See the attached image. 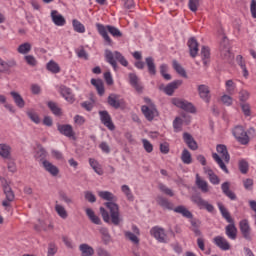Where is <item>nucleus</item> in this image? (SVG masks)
<instances>
[{
  "label": "nucleus",
  "mask_w": 256,
  "mask_h": 256,
  "mask_svg": "<svg viewBox=\"0 0 256 256\" xmlns=\"http://www.w3.org/2000/svg\"><path fill=\"white\" fill-rule=\"evenodd\" d=\"M145 63L148 67V73L150 75H157V67L155 66V60L153 57H147L145 58Z\"/></svg>",
  "instance_id": "nucleus-34"
},
{
  "label": "nucleus",
  "mask_w": 256,
  "mask_h": 256,
  "mask_svg": "<svg viewBox=\"0 0 256 256\" xmlns=\"http://www.w3.org/2000/svg\"><path fill=\"white\" fill-rule=\"evenodd\" d=\"M13 67H17V61H15V59L4 61L0 58V73H7L13 69Z\"/></svg>",
  "instance_id": "nucleus-18"
},
{
  "label": "nucleus",
  "mask_w": 256,
  "mask_h": 256,
  "mask_svg": "<svg viewBox=\"0 0 256 256\" xmlns=\"http://www.w3.org/2000/svg\"><path fill=\"white\" fill-rule=\"evenodd\" d=\"M240 107L245 117H251V106L247 102L240 103Z\"/></svg>",
  "instance_id": "nucleus-54"
},
{
  "label": "nucleus",
  "mask_w": 256,
  "mask_h": 256,
  "mask_svg": "<svg viewBox=\"0 0 256 256\" xmlns=\"http://www.w3.org/2000/svg\"><path fill=\"white\" fill-rule=\"evenodd\" d=\"M249 100V92L247 90H241L239 92V101L246 103Z\"/></svg>",
  "instance_id": "nucleus-61"
},
{
  "label": "nucleus",
  "mask_w": 256,
  "mask_h": 256,
  "mask_svg": "<svg viewBox=\"0 0 256 256\" xmlns=\"http://www.w3.org/2000/svg\"><path fill=\"white\" fill-rule=\"evenodd\" d=\"M198 95L202 101L205 103H211V90H209V86L205 84H200L197 87Z\"/></svg>",
  "instance_id": "nucleus-9"
},
{
  "label": "nucleus",
  "mask_w": 256,
  "mask_h": 256,
  "mask_svg": "<svg viewBox=\"0 0 256 256\" xmlns=\"http://www.w3.org/2000/svg\"><path fill=\"white\" fill-rule=\"evenodd\" d=\"M181 161L184 165H191V163H193V158L191 157V152H189V150L184 149L182 151Z\"/></svg>",
  "instance_id": "nucleus-43"
},
{
  "label": "nucleus",
  "mask_w": 256,
  "mask_h": 256,
  "mask_svg": "<svg viewBox=\"0 0 256 256\" xmlns=\"http://www.w3.org/2000/svg\"><path fill=\"white\" fill-rule=\"evenodd\" d=\"M55 211L61 219H67L69 217V214H67V210H65V207L63 205H60L58 201H56L55 204Z\"/></svg>",
  "instance_id": "nucleus-42"
},
{
  "label": "nucleus",
  "mask_w": 256,
  "mask_h": 256,
  "mask_svg": "<svg viewBox=\"0 0 256 256\" xmlns=\"http://www.w3.org/2000/svg\"><path fill=\"white\" fill-rule=\"evenodd\" d=\"M221 189H222V193H224L226 197L231 199V201H235V199H237V195H235V192L229 190V182H224L221 185Z\"/></svg>",
  "instance_id": "nucleus-31"
},
{
  "label": "nucleus",
  "mask_w": 256,
  "mask_h": 256,
  "mask_svg": "<svg viewBox=\"0 0 256 256\" xmlns=\"http://www.w3.org/2000/svg\"><path fill=\"white\" fill-rule=\"evenodd\" d=\"M79 250L82 253V256H93L95 255V250L89 244H81Z\"/></svg>",
  "instance_id": "nucleus-38"
},
{
  "label": "nucleus",
  "mask_w": 256,
  "mask_h": 256,
  "mask_svg": "<svg viewBox=\"0 0 256 256\" xmlns=\"http://www.w3.org/2000/svg\"><path fill=\"white\" fill-rule=\"evenodd\" d=\"M216 151L221 155L225 163H229V161L231 160V156H229V151H227V146H225L224 144H218L216 146Z\"/></svg>",
  "instance_id": "nucleus-27"
},
{
  "label": "nucleus",
  "mask_w": 256,
  "mask_h": 256,
  "mask_svg": "<svg viewBox=\"0 0 256 256\" xmlns=\"http://www.w3.org/2000/svg\"><path fill=\"white\" fill-rule=\"evenodd\" d=\"M89 164L92 167V169L95 171V173H97V175H103V169L99 167V162H97V160L90 158Z\"/></svg>",
  "instance_id": "nucleus-49"
},
{
  "label": "nucleus",
  "mask_w": 256,
  "mask_h": 256,
  "mask_svg": "<svg viewBox=\"0 0 256 256\" xmlns=\"http://www.w3.org/2000/svg\"><path fill=\"white\" fill-rule=\"evenodd\" d=\"M3 191L6 196V199L9 202L15 201V193L13 192V189H11V186L7 182L3 184Z\"/></svg>",
  "instance_id": "nucleus-33"
},
{
  "label": "nucleus",
  "mask_w": 256,
  "mask_h": 256,
  "mask_svg": "<svg viewBox=\"0 0 256 256\" xmlns=\"http://www.w3.org/2000/svg\"><path fill=\"white\" fill-rule=\"evenodd\" d=\"M183 85V80H174L173 82L169 83L167 86L164 87L163 91L166 95L171 97L176 89H179Z\"/></svg>",
  "instance_id": "nucleus-14"
},
{
  "label": "nucleus",
  "mask_w": 256,
  "mask_h": 256,
  "mask_svg": "<svg viewBox=\"0 0 256 256\" xmlns=\"http://www.w3.org/2000/svg\"><path fill=\"white\" fill-rule=\"evenodd\" d=\"M60 94L66 101H68V103H75V94H73L71 88L65 85L60 86Z\"/></svg>",
  "instance_id": "nucleus-16"
},
{
  "label": "nucleus",
  "mask_w": 256,
  "mask_h": 256,
  "mask_svg": "<svg viewBox=\"0 0 256 256\" xmlns=\"http://www.w3.org/2000/svg\"><path fill=\"white\" fill-rule=\"evenodd\" d=\"M51 19L57 27H63L67 21L65 20V17L63 15L59 14L57 10L51 11Z\"/></svg>",
  "instance_id": "nucleus-21"
},
{
  "label": "nucleus",
  "mask_w": 256,
  "mask_h": 256,
  "mask_svg": "<svg viewBox=\"0 0 256 256\" xmlns=\"http://www.w3.org/2000/svg\"><path fill=\"white\" fill-rule=\"evenodd\" d=\"M10 95L13 98L15 105H17L19 109H23V107H25V100L23 99L21 94L15 91H11Z\"/></svg>",
  "instance_id": "nucleus-30"
},
{
  "label": "nucleus",
  "mask_w": 256,
  "mask_h": 256,
  "mask_svg": "<svg viewBox=\"0 0 256 256\" xmlns=\"http://www.w3.org/2000/svg\"><path fill=\"white\" fill-rule=\"evenodd\" d=\"M205 173L208 175L209 181L212 183V185H219V183H221L219 176L216 175L211 169H206Z\"/></svg>",
  "instance_id": "nucleus-41"
},
{
  "label": "nucleus",
  "mask_w": 256,
  "mask_h": 256,
  "mask_svg": "<svg viewBox=\"0 0 256 256\" xmlns=\"http://www.w3.org/2000/svg\"><path fill=\"white\" fill-rule=\"evenodd\" d=\"M200 55L204 65H207V63H209V58L211 57V50L209 49V47L202 46Z\"/></svg>",
  "instance_id": "nucleus-40"
},
{
  "label": "nucleus",
  "mask_w": 256,
  "mask_h": 256,
  "mask_svg": "<svg viewBox=\"0 0 256 256\" xmlns=\"http://www.w3.org/2000/svg\"><path fill=\"white\" fill-rule=\"evenodd\" d=\"M191 200L199 207V209H206L208 213H213V211H215V207L199 195L192 196Z\"/></svg>",
  "instance_id": "nucleus-6"
},
{
  "label": "nucleus",
  "mask_w": 256,
  "mask_h": 256,
  "mask_svg": "<svg viewBox=\"0 0 256 256\" xmlns=\"http://www.w3.org/2000/svg\"><path fill=\"white\" fill-rule=\"evenodd\" d=\"M96 253L98 256H111V253L103 247L96 248Z\"/></svg>",
  "instance_id": "nucleus-63"
},
{
  "label": "nucleus",
  "mask_w": 256,
  "mask_h": 256,
  "mask_svg": "<svg viewBox=\"0 0 256 256\" xmlns=\"http://www.w3.org/2000/svg\"><path fill=\"white\" fill-rule=\"evenodd\" d=\"M212 157H213L214 161L217 162V165H219L220 169H222V171H224V173H229V169H227V165H225V162H223V159H221L219 157V154L213 153Z\"/></svg>",
  "instance_id": "nucleus-46"
},
{
  "label": "nucleus",
  "mask_w": 256,
  "mask_h": 256,
  "mask_svg": "<svg viewBox=\"0 0 256 256\" xmlns=\"http://www.w3.org/2000/svg\"><path fill=\"white\" fill-rule=\"evenodd\" d=\"M188 7L192 13H197V9H199V0H189Z\"/></svg>",
  "instance_id": "nucleus-57"
},
{
  "label": "nucleus",
  "mask_w": 256,
  "mask_h": 256,
  "mask_svg": "<svg viewBox=\"0 0 256 256\" xmlns=\"http://www.w3.org/2000/svg\"><path fill=\"white\" fill-rule=\"evenodd\" d=\"M86 215L94 225H101V218L95 215V212L91 208L86 209Z\"/></svg>",
  "instance_id": "nucleus-36"
},
{
  "label": "nucleus",
  "mask_w": 256,
  "mask_h": 256,
  "mask_svg": "<svg viewBox=\"0 0 256 256\" xmlns=\"http://www.w3.org/2000/svg\"><path fill=\"white\" fill-rule=\"evenodd\" d=\"M24 60L27 65H30V67H35L37 65V59H35L33 55L24 56Z\"/></svg>",
  "instance_id": "nucleus-60"
},
{
  "label": "nucleus",
  "mask_w": 256,
  "mask_h": 256,
  "mask_svg": "<svg viewBox=\"0 0 256 256\" xmlns=\"http://www.w3.org/2000/svg\"><path fill=\"white\" fill-rule=\"evenodd\" d=\"M158 187L162 193L168 195L169 197H173V195H175L173 190H171V188L167 187L165 184L160 183Z\"/></svg>",
  "instance_id": "nucleus-55"
},
{
  "label": "nucleus",
  "mask_w": 256,
  "mask_h": 256,
  "mask_svg": "<svg viewBox=\"0 0 256 256\" xmlns=\"http://www.w3.org/2000/svg\"><path fill=\"white\" fill-rule=\"evenodd\" d=\"M91 85L96 87V90L98 92V95H100V97H103V95H105V86L103 85V80L92 78Z\"/></svg>",
  "instance_id": "nucleus-29"
},
{
  "label": "nucleus",
  "mask_w": 256,
  "mask_h": 256,
  "mask_svg": "<svg viewBox=\"0 0 256 256\" xmlns=\"http://www.w3.org/2000/svg\"><path fill=\"white\" fill-rule=\"evenodd\" d=\"M98 196L105 202L104 205L109 209V212L105 208L100 207V214L102 215L103 221L105 223H112L113 225H119L123 219H121V214L119 213V205L117 204V196L109 191H100Z\"/></svg>",
  "instance_id": "nucleus-1"
},
{
  "label": "nucleus",
  "mask_w": 256,
  "mask_h": 256,
  "mask_svg": "<svg viewBox=\"0 0 256 256\" xmlns=\"http://www.w3.org/2000/svg\"><path fill=\"white\" fill-rule=\"evenodd\" d=\"M57 129L61 135H64V137H68L69 139H71V137H75L73 126L70 124H57Z\"/></svg>",
  "instance_id": "nucleus-12"
},
{
  "label": "nucleus",
  "mask_w": 256,
  "mask_h": 256,
  "mask_svg": "<svg viewBox=\"0 0 256 256\" xmlns=\"http://www.w3.org/2000/svg\"><path fill=\"white\" fill-rule=\"evenodd\" d=\"M235 83L233 82V80H228L226 81V91L227 93H229V95H233L234 91H235Z\"/></svg>",
  "instance_id": "nucleus-59"
},
{
  "label": "nucleus",
  "mask_w": 256,
  "mask_h": 256,
  "mask_svg": "<svg viewBox=\"0 0 256 256\" xmlns=\"http://www.w3.org/2000/svg\"><path fill=\"white\" fill-rule=\"evenodd\" d=\"M105 59L107 63H109L115 70H117V61L118 63L122 64L123 67H127L129 65V62L127 59H125V56L119 51H115L113 53L111 50H105Z\"/></svg>",
  "instance_id": "nucleus-3"
},
{
  "label": "nucleus",
  "mask_w": 256,
  "mask_h": 256,
  "mask_svg": "<svg viewBox=\"0 0 256 256\" xmlns=\"http://www.w3.org/2000/svg\"><path fill=\"white\" fill-rule=\"evenodd\" d=\"M96 29L99 33V35H101V37L104 39V41L106 42L107 45H113V40H111V37H109V34L112 35V37H123V33L121 32V30H119L117 27L115 26H111V25H107L105 27V25L97 23L96 24ZM108 31V33H107Z\"/></svg>",
  "instance_id": "nucleus-2"
},
{
  "label": "nucleus",
  "mask_w": 256,
  "mask_h": 256,
  "mask_svg": "<svg viewBox=\"0 0 256 256\" xmlns=\"http://www.w3.org/2000/svg\"><path fill=\"white\" fill-rule=\"evenodd\" d=\"M173 68L178 73V75H181V77H187V72L185 71V68L177 62V60H173Z\"/></svg>",
  "instance_id": "nucleus-48"
},
{
  "label": "nucleus",
  "mask_w": 256,
  "mask_h": 256,
  "mask_svg": "<svg viewBox=\"0 0 256 256\" xmlns=\"http://www.w3.org/2000/svg\"><path fill=\"white\" fill-rule=\"evenodd\" d=\"M250 13L253 19H256V0H251Z\"/></svg>",
  "instance_id": "nucleus-64"
},
{
  "label": "nucleus",
  "mask_w": 256,
  "mask_h": 256,
  "mask_svg": "<svg viewBox=\"0 0 256 256\" xmlns=\"http://www.w3.org/2000/svg\"><path fill=\"white\" fill-rule=\"evenodd\" d=\"M84 197L89 203H95L97 201V197L91 191L84 192Z\"/></svg>",
  "instance_id": "nucleus-58"
},
{
  "label": "nucleus",
  "mask_w": 256,
  "mask_h": 256,
  "mask_svg": "<svg viewBox=\"0 0 256 256\" xmlns=\"http://www.w3.org/2000/svg\"><path fill=\"white\" fill-rule=\"evenodd\" d=\"M76 55L79 59H84L85 61H89V54L85 51V48L81 46L79 49H76Z\"/></svg>",
  "instance_id": "nucleus-52"
},
{
  "label": "nucleus",
  "mask_w": 256,
  "mask_h": 256,
  "mask_svg": "<svg viewBox=\"0 0 256 256\" xmlns=\"http://www.w3.org/2000/svg\"><path fill=\"white\" fill-rule=\"evenodd\" d=\"M143 147L146 151V153H152L153 152V144L149 142L147 139H142Z\"/></svg>",
  "instance_id": "nucleus-62"
},
{
  "label": "nucleus",
  "mask_w": 256,
  "mask_h": 256,
  "mask_svg": "<svg viewBox=\"0 0 256 256\" xmlns=\"http://www.w3.org/2000/svg\"><path fill=\"white\" fill-rule=\"evenodd\" d=\"M99 233L102 235L104 245H109L111 243V234H109V229L101 227L99 228Z\"/></svg>",
  "instance_id": "nucleus-37"
},
{
  "label": "nucleus",
  "mask_w": 256,
  "mask_h": 256,
  "mask_svg": "<svg viewBox=\"0 0 256 256\" xmlns=\"http://www.w3.org/2000/svg\"><path fill=\"white\" fill-rule=\"evenodd\" d=\"M187 46L189 48L190 57L195 59L199 53V42H197L195 37H191L187 42Z\"/></svg>",
  "instance_id": "nucleus-15"
},
{
  "label": "nucleus",
  "mask_w": 256,
  "mask_h": 256,
  "mask_svg": "<svg viewBox=\"0 0 256 256\" xmlns=\"http://www.w3.org/2000/svg\"><path fill=\"white\" fill-rule=\"evenodd\" d=\"M196 185L202 193H207L209 191V184L207 181L202 180L201 177H199V174L196 175Z\"/></svg>",
  "instance_id": "nucleus-35"
},
{
  "label": "nucleus",
  "mask_w": 256,
  "mask_h": 256,
  "mask_svg": "<svg viewBox=\"0 0 256 256\" xmlns=\"http://www.w3.org/2000/svg\"><path fill=\"white\" fill-rule=\"evenodd\" d=\"M128 79L131 87L135 89L138 93H143V84L141 83V80L139 79V76L135 73H129Z\"/></svg>",
  "instance_id": "nucleus-10"
},
{
  "label": "nucleus",
  "mask_w": 256,
  "mask_h": 256,
  "mask_svg": "<svg viewBox=\"0 0 256 256\" xmlns=\"http://www.w3.org/2000/svg\"><path fill=\"white\" fill-rule=\"evenodd\" d=\"M225 234L227 235L228 239L235 241L237 239V227L235 226V222L229 223L225 227Z\"/></svg>",
  "instance_id": "nucleus-23"
},
{
  "label": "nucleus",
  "mask_w": 256,
  "mask_h": 256,
  "mask_svg": "<svg viewBox=\"0 0 256 256\" xmlns=\"http://www.w3.org/2000/svg\"><path fill=\"white\" fill-rule=\"evenodd\" d=\"M238 167H239V171L243 175L247 174V172L249 171V163H247V161H245V160H240Z\"/></svg>",
  "instance_id": "nucleus-53"
},
{
  "label": "nucleus",
  "mask_w": 256,
  "mask_h": 256,
  "mask_svg": "<svg viewBox=\"0 0 256 256\" xmlns=\"http://www.w3.org/2000/svg\"><path fill=\"white\" fill-rule=\"evenodd\" d=\"M218 209H219L223 219H225V221H227V223L235 222V220H233V218L231 217V213H229V210H227V208H225L223 203L218 202Z\"/></svg>",
  "instance_id": "nucleus-26"
},
{
  "label": "nucleus",
  "mask_w": 256,
  "mask_h": 256,
  "mask_svg": "<svg viewBox=\"0 0 256 256\" xmlns=\"http://www.w3.org/2000/svg\"><path fill=\"white\" fill-rule=\"evenodd\" d=\"M239 227L244 239H246V241H251V226H249V221H240Z\"/></svg>",
  "instance_id": "nucleus-17"
},
{
  "label": "nucleus",
  "mask_w": 256,
  "mask_h": 256,
  "mask_svg": "<svg viewBox=\"0 0 256 256\" xmlns=\"http://www.w3.org/2000/svg\"><path fill=\"white\" fill-rule=\"evenodd\" d=\"M172 103L175 105V107H178V109H182L183 111H186L187 113H196L197 109H195V106L193 103L181 99V98H173Z\"/></svg>",
  "instance_id": "nucleus-4"
},
{
  "label": "nucleus",
  "mask_w": 256,
  "mask_h": 256,
  "mask_svg": "<svg viewBox=\"0 0 256 256\" xmlns=\"http://www.w3.org/2000/svg\"><path fill=\"white\" fill-rule=\"evenodd\" d=\"M221 58L224 61H231L232 55H231V48L229 47V44L224 39V41L221 43Z\"/></svg>",
  "instance_id": "nucleus-19"
},
{
  "label": "nucleus",
  "mask_w": 256,
  "mask_h": 256,
  "mask_svg": "<svg viewBox=\"0 0 256 256\" xmlns=\"http://www.w3.org/2000/svg\"><path fill=\"white\" fill-rule=\"evenodd\" d=\"M121 191L126 195L128 201H133L135 197L133 196V193L131 192V188H129L128 185H122L121 186Z\"/></svg>",
  "instance_id": "nucleus-50"
},
{
  "label": "nucleus",
  "mask_w": 256,
  "mask_h": 256,
  "mask_svg": "<svg viewBox=\"0 0 256 256\" xmlns=\"http://www.w3.org/2000/svg\"><path fill=\"white\" fill-rule=\"evenodd\" d=\"M107 102L110 107H113L114 109H119L121 107L122 100L119 99V95L110 94L108 96Z\"/></svg>",
  "instance_id": "nucleus-28"
},
{
  "label": "nucleus",
  "mask_w": 256,
  "mask_h": 256,
  "mask_svg": "<svg viewBox=\"0 0 256 256\" xmlns=\"http://www.w3.org/2000/svg\"><path fill=\"white\" fill-rule=\"evenodd\" d=\"M124 235H125L126 239H129V241L134 243V245H139V237H137V235H135V233L126 231V232H124Z\"/></svg>",
  "instance_id": "nucleus-51"
},
{
  "label": "nucleus",
  "mask_w": 256,
  "mask_h": 256,
  "mask_svg": "<svg viewBox=\"0 0 256 256\" xmlns=\"http://www.w3.org/2000/svg\"><path fill=\"white\" fill-rule=\"evenodd\" d=\"M174 213H178L179 215H182V217H185L186 219H191L193 217V213L187 209L184 205H179L175 208H173Z\"/></svg>",
  "instance_id": "nucleus-25"
},
{
  "label": "nucleus",
  "mask_w": 256,
  "mask_h": 256,
  "mask_svg": "<svg viewBox=\"0 0 256 256\" xmlns=\"http://www.w3.org/2000/svg\"><path fill=\"white\" fill-rule=\"evenodd\" d=\"M184 143H186L187 147H189L192 151H197L199 149V145H197V141L195 138L188 132L183 134Z\"/></svg>",
  "instance_id": "nucleus-20"
},
{
  "label": "nucleus",
  "mask_w": 256,
  "mask_h": 256,
  "mask_svg": "<svg viewBox=\"0 0 256 256\" xmlns=\"http://www.w3.org/2000/svg\"><path fill=\"white\" fill-rule=\"evenodd\" d=\"M157 204L162 207V209H167L168 211H173V204L163 196L156 197Z\"/></svg>",
  "instance_id": "nucleus-24"
},
{
  "label": "nucleus",
  "mask_w": 256,
  "mask_h": 256,
  "mask_svg": "<svg viewBox=\"0 0 256 256\" xmlns=\"http://www.w3.org/2000/svg\"><path fill=\"white\" fill-rule=\"evenodd\" d=\"M42 166L44 167L45 171H47V173L52 175V177H57L59 175V168L48 160H43Z\"/></svg>",
  "instance_id": "nucleus-22"
},
{
  "label": "nucleus",
  "mask_w": 256,
  "mask_h": 256,
  "mask_svg": "<svg viewBox=\"0 0 256 256\" xmlns=\"http://www.w3.org/2000/svg\"><path fill=\"white\" fill-rule=\"evenodd\" d=\"M72 27L76 33H85V25L77 19L72 20Z\"/></svg>",
  "instance_id": "nucleus-47"
},
{
  "label": "nucleus",
  "mask_w": 256,
  "mask_h": 256,
  "mask_svg": "<svg viewBox=\"0 0 256 256\" xmlns=\"http://www.w3.org/2000/svg\"><path fill=\"white\" fill-rule=\"evenodd\" d=\"M0 157L2 159H11V147L8 144H0Z\"/></svg>",
  "instance_id": "nucleus-32"
},
{
  "label": "nucleus",
  "mask_w": 256,
  "mask_h": 256,
  "mask_svg": "<svg viewBox=\"0 0 256 256\" xmlns=\"http://www.w3.org/2000/svg\"><path fill=\"white\" fill-rule=\"evenodd\" d=\"M46 68L50 71V73H61V67H59V64H57V62L50 60L47 65Z\"/></svg>",
  "instance_id": "nucleus-45"
},
{
  "label": "nucleus",
  "mask_w": 256,
  "mask_h": 256,
  "mask_svg": "<svg viewBox=\"0 0 256 256\" xmlns=\"http://www.w3.org/2000/svg\"><path fill=\"white\" fill-rule=\"evenodd\" d=\"M150 234L158 243H167V234L165 233V229L155 226L150 230Z\"/></svg>",
  "instance_id": "nucleus-8"
},
{
  "label": "nucleus",
  "mask_w": 256,
  "mask_h": 256,
  "mask_svg": "<svg viewBox=\"0 0 256 256\" xmlns=\"http://www.w3.org/2000/svg\"><path fill=\"white\" fill-rule=\"evenodd\" d=\"M101 123L104 124L107 129L110 131H115V124H113V120L111 119V115L107 110H100L98 112Z\"/></svg>",
  "instance_id": "nucleus-7"
},
{
  "label": "nucleus",
  "mask_w": 256,
  "mask_h": 256,
  "mask_svg": "<svg viewBox=\"0 0 256 256\" xmlns=\"http://www.w3.org/2000/svg\"><path fill=\"white\" fill-rule=\"evenodd\" d=\"M213 243L216 245V247H219L221 251H229V249H231V244H229V241H227V239H225L223 236L214 237Z\"/></svg>",
  "instance_id": "nucleus-13"
},
{
  "label": "nucleus",
  "mask_w": 256,
  "mask_h": 256,
  "mask_svg": "<svg viewBox=\"0 0 256 256\" xmlns=\"http://www.w3.org/2000/svg\"><path fill=\"white\" fill-rule=\"evenodd\" d=\"M141 111L147 121H153L155 117L159 115V112L155 107L150 108L149 106L144 105L141 107Z\"/></svg>",
  "instance_id": "nucleus-11"
},
{
  "label": "nucleus",
  "mask_w": 256,
  "mask_h": 256,
  "mask_svg": "<svg viewBox=\"0 0 256 256\" xmlns=\"http://www.w3.org/2000/svg\"><path fill=\"white\" fill-rule=\"evenodd\" d=\"M47 157V150L45 148L40 147L39 150L36 152V159H40V161H46L45 158Z\"/></svg>",
  "instance_id": "nucleus-56"
},
{
  "label": "nucleus",
  "mask_w": 256,
  "mask_h": 256,
  "mask_svg": "<svg viewBox=\"0 0 256 256\" xmlns=\"http://www.w3.org/2000/svg\"><path fill=\"white\" fill-rule=\"evenodd\" d=\"M32 46L31 43L26 42L23 44H20L17 48L18 53H20V55H27L28 53L31 52Z\"/></svg>",
  "instance_id": "nucleus-44"
},
{
  "label": "nucleus",
  "mask_w": 256,
  "mask_h": 256,
  "mask_svg": "<svg viewBox=\"0 0 256 256\" xmlns=\"http://www.w3.org/2000/svg\"><path fill=\"white\" fill-rule=\"evenodd\" d=\"M48 108L50 109V111L53 113V115H55L56 117H61V115H63V112L61 110V108L57 105V103L53 102V101H49L47 103Z\"/></svg>",
  "instance_id": "nucleus-39"
},
{
  "label": "nucleus",
  "mask_w": 256,
  "mask_h": 256,
  "mask_svg": "<svg viewBox=\"0 0 256 256\" xmlns=\"http://www.w3.org/2000/svg\"><path fill=\"white\" fill-rule=\"evenodd\" d=\"M233 136L235 139L240 143L241 145H248L249 144V136L247 135V132H245V129L242 128V126H236L232 130Z\"/></svg>",
  "instance_id": "nucleus-5"
}]
</instances>
